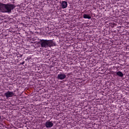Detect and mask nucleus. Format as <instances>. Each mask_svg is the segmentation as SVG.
<instances>
[{
	"mask_svg": "<svg viewBox=\"0 0 129 129\" xmlns=\"http://www.w3.org/2000/svg\"><path fill=\"white\" fill-rule=\"evenodd\" d=\"M1 118H2V117H1V115H0V119H1Z\"/></svg>",
	"mask_w": 129,
	"mask_h": 129,
	"instance_id": "9b49d317",
	"label": "nucleus"
},
{
	"mask_svg": "<svg viewBox=\"0 0 129 129\" xmlns=\"http://www.w3.org/2000/svg\"><path fill=\"white\" fill-rule=\"evenodd\" d=\"M83 18L84 19H91V17L88 14H84Z\"/></svg>",
	"mask_w": 129,
	"mask_h": 129,
	"instance_id": "6e6552de",
	"label": "nucleus"
},
{
	"mask_svg": "<svg viewBox=\"0 0 129 129\" xmlns=\"http://www.w3.org/2000/svg\"><path fill=\"white\" fill-rule=\"evenodd\" d=\"M16 8V6L13 4H4L0 3V12L3 13H12V11Z\"/></svg>",
	"mask_w": 129,
	"mask_h": 129,
	"instance_id": "f03ea898",
	"label": "nucleus"
},
{
	"mask_svg": "<svg viewBox=\"0 0 129 129\" xmlns=\"http://www.w3.org/2000/svg\"><path fill=\"white\" fill-rule=\"evenodd\" d=\"M66 78V75L60 73L59 74L57 75V79L59 80H63Z\"/></svg>",
	"mask_w": 129,
	"mask_h": 129,
	"instance_id": "20e7f679",
	"label": "nucleus"
},
{
	"mask_svg": "<svg viewBox=\"0 0 129 129\" xmlns=\"http://www.w3.org/2000/svg\"><path fill=\"white\" fill-rule=\"evenodd\" d=\"M24 64H25V61H23L21 63H20L21 65H24Z\"/></svg>",
	"mask_w": 129,
	"mask_h": 129,
	"instance_id": "1a4fd4ad",
	"label": "nucleus"
},
{
	"mask_svg": "<svg viewBox=\"0 0 129 129\" xmlns=\"http://www.w3.org/2000/svg\"><path fill=\"white\" fill-rule=\"evenodd\" d=\"M22 56H23V55H21L20 57H21Z\"/></svg>",
	"mask_w": 129,
	"mask_h": 129,
	"instance_id": "9d476101",
	"label": "nucleus"
},
{
	"mask_svg": "<svg viewBox=\"0 0 129 129\" xmlns=\"http://www.w3.org/2000/svg\"><path fill=\"white\" fill-rule=\"evenodd\" d=\"M38 43L41 48H48V47L51 48L53 46H56V43L52 40L40 39Z\"/></svg>",
	"mask_w": 129,
	"mask_h": 129,
	"instance_id": "f257e3e1",
	"label": "nucleus"
},
{
	"mask_svg": "<svg viewBox=\"0 0 129 129\" xmlns=\"http://www.w3.org/2000/svg\"><path fill=\"white\" fill-rule=\"evenodd\" d=\"M14 94L15 93H14V92L11 91H8L5 93V95L7 98H9V97H13Z\"/></svg>",
	"mask_w": 129,
	"mask_h": 129,
	"instance_id": "39448f33",
	"label": "nucleus"
},
{
	"mask_svg": "<svg viewBox=\"0 0 129 129\" xmlns=\"http://www.w3.org/2000/svg\"><path fill=\"white\" fill-rule=\"evenodd\" d=\"M60 7L61 9H66L68 7V3L66 1H62L60 3Z\"/></svg>",
	"mask_w": 129,
	"mask_h": 129,
	"instance_id": "423d86ee",
	"label": "nucleus"
},
{
	"mask_svg": "<svg viewBox=\"0 0 129 129\" xmlns=\"http://www.w3.org/2000/svg\"><path fill=\"white\" fill-rule=\"evenodd\" d=\"M46 127H47V128H50L51 127H52L53 126V125H54V123H53V122H52V121H50V120H47L46 121V122L45 123V124Z\"/></svg>",
	"mask_w": 129,
	"mask_h": 129,
	"instance_id": "7ed1b4c3",
	"label": "nucleus"
},
{
	"mask_svg": "<svg viewBox=\"0 0 129 129\" xmlns=\"http://www.w3.org/2000/svg\"><path fill=\"white\" fill-rule=\"evenodd\" d=\"M116 75L119 77H123V74L120 71L116 72Z\"/></svg>",
	"mask_w": 129,
	"mask_h": 129,
	"instance_id": "0eeeda50",
	"label": "nucleus"
}]
</instances>
